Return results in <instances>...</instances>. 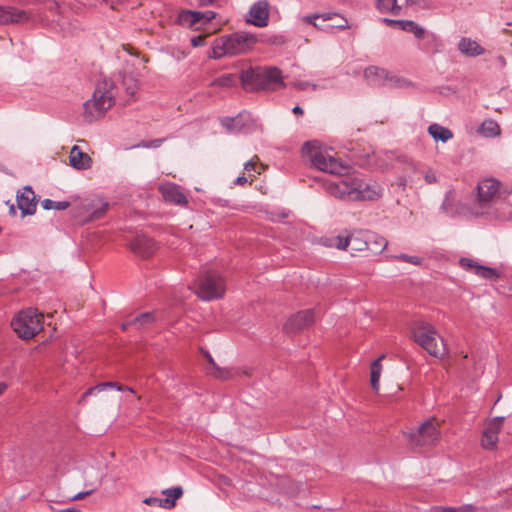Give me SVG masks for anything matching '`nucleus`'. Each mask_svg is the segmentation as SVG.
<instances>
[{"instance_id": "a19ab883", "label": "nucleus", "mask_w": 512, "mask_h": 512, "mask_svg": "<svg viewBox=\"0 0 512 512\" xmlns=\"http://www.w3.org/2000/svg\"><path fill=\"white\" fill-rule=\"evenodd\" d=\"M88 2V5L90 7H97L99 5H103V4H109L111 9H115V4L116 3H120L122 2L123 0H86Z\"/></svg>"}, {"instance_id": "79ce46f5", "label": "nucleus", "mask_w": 512, "mask_h": 512, "mask_svg": "<svg viewBox=\"0 0 512 512\" xmlns=\"http://www.w3.org/2000/svg\"><path fill=\"white\" fill-rule=\"evenodd\" d=\"M124 85L126 86V91L130 96H134L137 91V83L132 78H124Z\"/></svg>"}, {"instance_id": "ea45409f", "label": "nucleus", "mask_w": 512, "mask_h": 512, "mask_svg": "<svg viewBox=\"0 0 512 512\" xmlns=\"http://www.w3.org/2000/svg\"><path fill=\"white\" fill-rule=\"evenodd\" d=\"M164 142V139H154L151 141H142L132 148H157Z\"/></svg>"}, {"instance_id": "dca6fc26", "label": "nucleus", "mask_w": 512, "mask_h": 512, "mask_svg": "<svg viewBox=\"0 0 512 512\" xmlns=\"http://www.w3.org/2000/svg\"><path fill=\"white\" fill-rule=\"evenodd\" d=\"M262 68H249L243 70L239 76L242 88L247 92L259 91L261 89Z\"/></svg>"}, {"instance_id": "9b49d317", "label": "nucleus", "mask_w": 512, "mask_h": 512, "mask_svg": "<svg viewBox=\"0 0 512 512\" xmlns=\"http://www.w3.org/2000/svg\"><path fill=\"white\" fill-rule=\"evenodd\" d=\"M316 321L314 310L299 311L292 315L285 323L284 329L288 333H297L312 326Z\"/></svg>"}, {"instance_id": "c03bdc74", "label": "nucleus", "mask_w": 512, "mask_h": 512, "mask_svg": "<svg viewBox=\"0 0 512 512\" xmlns=\"http://www.w3.org/2000/svg\"><path fill=\"white\" fill-rule=\"evenodd\" d=\"M216 14L213 11L200 12V22L208 23L214 19Z\"/></svg>"}, {"instance_id": "f8f14e48", "label": "nucleus", "mask_w": 512, "mask_h": 512, "mask_svg": "<svg viewBox=\"0 0 512 512\" xmlns=\"http://www.w3.org/2000/svg\"><path fill=\"white\" fill-rule=\"evenodd\" d=\"M246 21L257 27L267 26L269 21V3L267 0L254 3L249 10Z\"/></svg>"}, {"instance_id": "49530a36", "label": "nucleus", "mask_w": 512, "mask_h": 512, "mask_svg": "<svg viewBox=\"0 0 512 512\" xmlns=\"http://www.w3.org/2000/svg\"><path fill=\"white\" fill-rule=\"evenodd\" d=\"M205 36L204 35H198L191 38V45L193 47H199L204 44Z\"/></svg>"}, {"instance_id": "cd10ccee", "label": "nucleus", "mask_w": 512, "mask_h": 512, "mask_svg": "<svg viewBox=\"0 0 512 512\" xmlns=\"http://www.w3.org/2000/svg\"><path fill=\"white\" fill-rule=\"evenodd\" d=\"M162 494L165 496V498H162L163 508L172 509L176 506L177 500L182 497L183 490L181 487H173L163 490Z\"/></svg>"}, {"instance_id": "4468645a", "label": "nucleus", "mask_w": 512, "mask_h": 512, "mask_svg": "<svg viewBox=\"0 0 512 512\" xmlns=\"http://www.w3.org/2000/svg\"><path fill=\"white\" fill-rule=\"evenodd\" d=\"M260 84V90H276L285 86L281 71L276 67L262 69Z\"/></svg>"}, {"instance_id": "4d7b16f0", "label": "nucleus", "mask_w": 512, "mask_h": 512, "mask_svg": "<svg viewBox=\"0 0 512 512\" xmlns=\"http://www.w3.org/2000/svg\"><path fill=\"white\" fill-rule=\"evenodd\" d=\"M292 111L294 114H297V115H302L304 113L303 109L298 105L295 106Z\"/></svg>"}, {"instance_id": "72a5a7b5", "label": "nucleus", "mask_w": 512, "mask_h": 512, "mask_svg": "<svg viewBox=\"0 0 512 512\" xmlns=\"http://www.w3.org/2000/svg\"><path fill=\"white\" fill-rule=\"evenodd\" d=\"M406 4L413 3L412 0H404ZM377 7L382 12H391L392 14H399L401 5L398 0H378Z\"/></svg>"}, {"instance_id": "864d4df0", "label": "nucleus", "mask_w": 512, "mask_h": 512, "mask_svg": "<svg viewBox=\"0 0 512 512\" xmlns=\"http://www.w3.org/2000/svg\"><path fill=\"white\" fill-rule=\"evenodd\" d=\"M216 0H194L195 2V5H198V6H207V5H211L215 2Z\"/></svg>"}, {"instance_id": "8fccbe9b", "label": "nucleus", "mask_w": 512, "mask_h": 512, "mask_svg": "<svg viewBox=\"0 0 512 512\" xmlns=\"http://www.w3.org/2000/svg\"><path fill=\"white\" fill-rule=\"evenodd\" d=\"M91 493H92V491L79 492L78 494H76L73 497H71L70 500L71 501L82 500L85 497H87L88 495H90Z\"/></svg>"}, {"instance_id": "a18cd8bd", "label": "nucleus", "mask_w": 512, "mask_h": 512, "mask_svg": "<svg viewBox=\"0 0 512 512\" xmlns=\"http://www.w3.org/2000/svg\"><path fill=\"white\" fill-rule=\"evenodd\" d=\"M144 503H146L147 505H155V506H159L161 508H163V499L162 498H157V497H149V498H146L144 500Z\"/></svg>"}, {"instance_id": "13d9d810", "label": "nucleus", "mask_w": 512, "mask_h": 512, "mask_svg": "<svg viewBox=\"0 0 512 512\" xmlns=\"http://www.w3.org/2000/svg\"><path fill=\"white\" fill-rule=\"evenodd\" d=\"M404 259L405 260H410V262L415 264V265H420L421 264L420 258H404Z\"/></svg>"}, {"instance_id": "c9c22d12", "label": "nucleus", "mask_w": 512, "mask_h": 512, "mask_svg": "<svg viewBox=\"0 0 512 512\" xmlns=\"http://www.w3.org/2000/svg\"><path fill=\"white\" fill-rule=\"evenodd\" d=\"M116 388L117 390L119 391H122L123 390V386L115 383V382H105V383H101L99 385H96L94 387H91L89 388L82 396V400L85 399L86 397H88L89 395L93 394L94 391H103L104 389L106 388Z\"/></svg>"}, {"instance_id": "4be33fe9", "label": "nucleus", "mask_w": 512, "mask_h": 512, "mask_svg": "<svg viewBox=\"0 0 512 512\" xmlns=\"http://www.w3.org/2000/svg\"><path fill=\"white\" fill-rule=\"evenodd\" d=\"M385 357V354H382L370 364V385L375 392L380 389V377L383 371L382 362Z\"/></svg>"}, {"instance_id": "e433bc0d", "label": "nucleus", "mask_w": 512, "mask_h": 512, "mask_svg": "<svg viewBox=\"0 0 512 512\" xmlns=\"http://www.w3.org/2000/svg\"><path fill=\"white\" fill-rule=\"evenodd\" d=\"M70 206V203L67 201H53L50 199H45L42 202V207L45 210L55 209V210H65Z\"/></svg>"}, {"instance_id": "bf43d9fd", "label": "nucleus", "mask_w": 512, "mask_h": 512, "mask_svg": "<svg viewBox=\"0 0 512 512\" xmlns=\"http://www.w3.org/2000/svg\"><path fill=\"white\" fill-rule=\"evenodd\" d=\"M7 385L4 382H0V396L6 391Z\"/></svg>"}, {"instance_id": "39448f33", "label": "nucleus", "mask_w": 512, "mask_h": 512, "mask_svg": "<svg viewBox=\"0 0 512 512\" xmlns=\"http://www.w3.org/2000/svg\"><path fill=\"white\" fill-rule=\"evenodd\" d=\"M410 338L432 357L441 359L447 354L443 338L430 323H414L410 327Z\"/></svg>"}, {"instance_id": "a878e982", "label": "nucleus", "mask_w": 512, "mask_h": 512, "mask_svg": "<svg viewBox=\"0 0 512 512\" xmlns=\"http://www.w3.org/2000/svg\"><path fill=\"white\" fill-rule=\"evenodd\" d=\"M388 242L387 240L379 235L375 234H368L367 235V246L366 249L376 255L382 253L385 248L387 247Z\"/></svg>"}, {"instance_id": "7c9ffc66", "label": "nucleus", "mask_w": 512, "mask_h": 512, "mask_svg": "<svg viewBox=\"0 0 512 512\" xmlns=\"http://www.w3.org/2000/svg\"><path fill=\"white\" fill-rule=\"evenodd\" d=\"M239 81V77L236 74H223L213 81L210 82V87H220L224 89H228L237 85Z\"/></svg>"}, {"instance_id": "b1692460", "label": "nucleus", "mask_w": 512, "mask_h": 512, "mask_svg": "<svg viewBox=\"0 0 512 512\" xmlns=\"http://www.w3.org/2000/svg\"><path fill=\"white\" fill-rule=\"evenodd\" d=\"M388 73L385 69L370 66L364 71V77L371 85H383L387 80Z\"/></svg>"}, {"instance_id": "4c0bfd02", "label": "nucleus", "mask_w": 512, "mask_h": 512, "mask_svg": "<svg viewBox=\"0 0 512 512\" xmlns=\"http://www.w3.org/2000/svg\"><path fill=\"white\" fill-rule=\"evenodd\" d=\"M94 206L96 207V209L91 214V217L93 219L100 218L102 215L105 214V212L108 209V203L103 201L102 199L97 200Z\"/></svg>"}, {"instance_id": "2eb2a0df", "label": "nucleus", "mask_w": 512, "mask_h": 512, "mask_svg": "<svg viewBox=\"0 0 512 512\" xmlns=\"http://www.w3.org/2000/svg\"><path fill=\"white\" fill-rule=\"evenodd\" d=\"M17 205L22 215H33L36 211V195L30 186H26L17 194Z\"/></svg>"}, {"instance_id": "20e7f679", "label": "nucleus", "mask_w": 512, "mask_h": 512, "mask_svg": "<svg viewBox=\"0 0 512 512\" xmlns=\"http://www.w3.org/2000/svg\"><path fill=\"white\" fill-rule=\"evenodd\" d=\"M190 289L202 301L222 299L227 291L226 279L216 270L201 272L191 283Z\"/></svg>"}, {"instance_id": "0eeeda50", "label": "nucleus", "mask_w": 512, "mask_h": 512, "mask_svg": "<svg viewBox=\"0 0 512 512\" xmlns=\"http://www.w3.org/2000/svg\"><path fill=\"white\" fill-rule=\"evenodd\" d=\"M43 314L35 309L20 311L12 320L11 326L22 339H31L43 329Z\"/></svg>"}, {"instance_id": "473e14b6", "label": "nucleus", "mask_w": 512, "mask_h": 512, "mask_svg": "<svg viewBox=\"0 0 512 512\" xmlns=\"http://www.w3.org/2000/svg\"><path fill=\"white\" fill-rule=\"evenodd\" d=\"M479 132L481 135H483L485 137L492 138V137L499 136L501 133V129L496 121L488 119V120L483 121V123L481 124V126L479 128Z\"/></svg>"}, {"instance_id": "603ef678", "label": "nucleus", "mask_w": 512, "mask_h": 512, "mask_svg": "<svg viewBox=\"0 0 512 512\" xmlns=\"http://www.w3.org/2000/svg\"><path fill=\"white\" fill-rule=\"evenodd\" d=\"M50 510L52 512H80L79 509L73 507V508H67V509H56L55 507L53 506H50Z\"/></svg>"}, {"instance_id": "680f3d73", "label": "nucleus", "mask_w": 512, "mask_h": 512, "mask_svg": "<svg viewBox=\"0 0 512 512\" xmlns=\"http://www.w3.org/2000/svg\"><path fill=\"white\" fill-rule=\"evenodd\" d=\"M126 390H127V392H132V393L134 392L132 388H129V387H123V390H122V391H126Z\"/></svg>"}, {"instance_id": "9d476101", "label": "nucleus", "mask_w": 512, "mask_h": 512, "mask_svg": "<svg viewBox=\"0 0 512 512\" xmlns=\"http://www.w3.org/2000/svg\"><path fill=\"white\" fill-rule=\"evenodd\" d=\"M502 417H495L488 419L484 424V429L481 437V446L486 450H495L498 443V435L503 426Z\"/></svg>"}, {"instance_id": "2f4dec72", "label": "nucleus", "mask_w": 512, "mask_h": 512, "mask_svg": "<svg viewBox=\"0 0 512 512\" xmlns=\"http://www.w3.org/2000/svg\"><path fill=\"white\" fill-rule=\"evenodd\" d=\"M209 362L212 365L210 374L217 379L228 380L234 378L239 374L238 371L234 368L218 367L211 358L209 359Z\"/></svg>"}, {"instance_id": "3c124183", "label": "nucleus", "mask_w": 512, "mask_h": 512, "mask_svg": "<svg viewBox=\"0 0 512 512\" xmlns=\"http://www.w3.org/2000/svg\"><path fill=\"white\" fill-rule=\"evenodd\" d=\"M45 4L49 10H57L59 8V3L55 0H47Z\"/></svg>"}, {"instance_id": "f257e3e1", "label": "nucleus", "mask_w": 512, "mask_h": 512, "mask_svg": "<svg viewBox=\"0 0 512 512\" xmlns=\"http://www.w3.org/2000/svg\"><path fill=\"white\" fill-rule=\"evenodd\" d=\"M331 195L350 201L375 200L381 196V188L377 184H368L357 177H346L328 185Z\"/></svg>"}, {"instance_id": "f704fd0d", "label": "nucleus", "mask_w": 512, "mask_h": 512, "mask_svg": "<svg viewBox=\"0 0 512 512\" xmlns=\"http://www.w3.org/2000/svg\"><path fill=\"white\" fill-rule=\"evenodd\" d=\"M474 506L470 504L461 505L458 507L450 506H434L431 508V512H474Z\"/></svg>"}, {"instance_id": "423d86ee", "label": "nucleus", "mask_w": 512, "mask_h": 512, "mask_svg": "<svg viewBox=\"0 0 512 512\" xmlns=\"http://www.w3.org/2000/svg\"><path fill=\"white\" fill-rule=\"evenodd\" d=\"M303 154L309 159L311 164L320 171L341 175L348 169L334 156L332 149L323 148L315 142L305 143L303 146Z\"/></svg>"}, {"instance_id": "37998d69", "label": "nucleus", "mask_w": 512, "mask_h": 512, "mask_svg": "<svg viewBox=\"0 0 512 512\" xmlns=\"http://www.w3.org/2000/svg\"><path fill=\"white\" fill-rule=\"evenodd\" d=\"M258 161H259V158L257 156H255L253 159L247 161L245 164H244V170L247 171V172H250V171H255L257 172L258 174H260V171H257L256 168H257V164H258Z\"/></svg>"}, {"instance_id": "58836bf2", "label": "nucleus", "mask_w": 512, "mask_h": 512, "mask_svg": "<svg viewBox=\"0 0 512 512\" xmlns=\"http://www.w3.org/2000/svg\"><path fill=\"white\" fill-rule=\"evenodd\" d=\"M149 239L146 237H138L135 239V241L132 243V249L135 253H144L145 247L148 245Z\"/></svg>"}, {"instance_id": "6ab92c4d", "label": "nucleus", "mask_w": 512, "mask_h": 512, "mask_svg": "<svg viewBox=\"0 0 512 512\" xmlns=\"http://www.w3.org/2000/svg\"><path fill=\"white\" fill-rule=\"evenodd\" d=\"M160 191L165 201L178 205H185L188 202L185 194L175 184L163 185L161 186Z\"/></svg>"}, {"instance_id": "052dcab7", "label": "nucleus", "mask_w": 512, "mask_h": 512, "mask_svg": "<svg viewBox=\"0 0 512 512\" xmlns=\"http://www.w3.org/2000/svg\"><path fill=\"white\" fill-rule=\"evenodd\" d=\"M9 211H10V213L12 215H16V209H15V206L13 204L10 205Z\"/></svg>"}, {"instance_id": "0e129e2a", "label": "nucleus", "mask_w": 512, "mask_h": 512, "mask_svg": "<svg viewBox=\"0 0 512 512\" xmlns=\"http://www.w3.org/2000/svg\"><path fill=\"white\" fill-rule=\"evenodd\" d=\"M40 0H34V2H39Z\"/></svg>"}, {"instance_id": "09e8293b", "label": "nucleus", "mask_w": 512, "mask_h": 512, "mask_svg": "<svg viewBox=\"0 0 512 512\" xmlns=\"http://www.w3.org/2000/svg\"><path fill=\"white\" fill-rule=\"evenodd\" d=\"M268 42L275 45H281L285 42V39L283 36H273L269 38Z\"/></svg>"}, {"instance_id": "a211bd4d", "label": "nucleus", "mask_w": 512, "mask_h": 512, "mask_svg": "<svg viewBox=\"0 0 512 512\" xmlns=\"http://www.w3.org/2000/svg\"><path fill=\"white\" fill-rule=\"evenodd\" d=\"M69 162L74 169L86 170L92 166L93 160L87 153L82 152L77 145H74L70 150Z\"/></svg>"}, {"instance_id": "6e6d98bb", "label": "nucleus", "mask_w": 512, "mask_h": 512, "mask_svg": "<svg viewBox=\"0 0 512 512\" xmlns=\"http://www.w3.org/2000/svg\"><path fill=\"white\" fill-rule=\"evenodd\" d=\"M308 83L307 82H300V83H297L295 84V86L300 89V90H304L308 87Z\"/></svg>"}, {"instance_id": "1a4fd4ad", "label": "nucleus", "mask_w": 512, "mask_h": 512, "mask_svg": "<svg viewBox=\"0 0 512 512\" xmlns=\"http://www.w3.org/2000/svg\"><path fill=\"white\" fill-rule=\"evenodd\" d=\"M322 244L327 247H335L340 250H345L350 247L351 251H363L367 246V235L363 238L343 233L337 236L323 238Z\"/></svg>"}, {"instance_id": "aec40b11", "label": "nucleus", "mask_w": 512, "mask_h": 512, "mask_svg": "<svg viewBox=\"0 0 512 512\" xmlns=\"http://www.w3.org/2000/svg\"><path fill=\"white\" fill-rule=\"evenodd\" d=\"M460 266L465 269H474L477 275L484 278L495 279L498 277V273L495 269L477 265L472 258H460Z\"/></svg>"}, {"instance_id": "c756f323", "label": "nucleus", "mask_w": 512, "mask_h": 512, "mask_svg": "<svg viewBox=\"0 0 512 512\" xmlns=\"http://www.w3.org/2000/svg\"><path fill=\"white\" fill-rule=\"evenodd\" d=\"M200 22V12L183 10L178 14L177 23L192 28Z\"/></svg>"}, {"instance_id": "5fc2aeb1", "label": "nucleus", "mask_w": 512, "mask_h": 512, "mask_svg": "<svg viewBox=\"0 0 512 512\" xmlns=\"http://www.w3.org/2000/svg\"><path fill=\"white\" fill-rule=\"evenodd\" d=\"M247 182H248V179H247V177H245V176H239V177H237V178H236V180H235V184H237V185H241V186H242V185H244V184H246Z\"/></svg>"}, {"instance_id": "bb28decb", "label": "nucleus", "mask_w": 512, "mask_h": 512, "mask_svg": "<svg viewBox=\"0 0 512 512\" xmlns=\"http://www.w3.org/2000/svg\"><path fill=\"white\" fill-rule=\"evenodd\" d=\"M155 321L153 313H142L134 317L131 321L122 325V329L126 330L128 326H134L136 329H142L150 326Z\"/></svg>"}, {"instance_id": "de8ad7c7", "label": "nucleus", "mask_w": 512, "mask_h": 512, "mask_svg": "<svg viewBox=\"0 0 512 512\" xmlns=\"http://www.w3.org/2000/svg\"><path fill=\"white\" fill-rule=\"evenodd\" d=\"M425 181L428 183V184H432V183H435L436 182V176L435 174L429 170L425 173Z\"/></svg>"}, {"instance_id": "c85d7f7f", "label": "nucleus", "mask_w": 512, "mask_h": 512, "mask_svg": "<svg viewBox=\"0 0 512 512\" xmlns=\"http://www.w3.org/2000/svg\"><path fill=\"white\" fill-rule=\"evenodd\" d=\"M428 133L434 140L441 141L443 143L453 138V133L450 129L436 123L431 124L428 127Z\"/></svg>"}, {"instance_id": "6e6552de", "label": "nucleus", "mask_w": 512, "mask_h": 512, "mask_svg": "<svg viewBox=\"0 0 512 512\" xmlns=\"http://www.w3.org/2000/svg\"><path fill=\"white\" fill-rule=\"evenodd\" d=\"M442 420L431 417L424 421L416 432L409 436V442L412 447L434 446L441 439Z\"/></svg>"}, {"instance_id": "7ed1b4c3", "label": "nucleus", "mask_w": 512, "mask_h": 512, "mask_svg": "<svg viewBox=\"0 0 512 512\" xmlns=\"http://www.w3.org/2000/svg\"><path fill=\"white\" fill-rule=\"evenodd\" d=\"M115 93L112 81L103 79L96 84L92 98L84 103L83 116L88 122L102 118L114 105Z\"/></svg>"}, {"instance_id": "e2e57ef3", "label": "nucleus", "mask_w": 512, "mask_h": 512, "mask_svg": "<svg viewBox=\"0 0 512 512\" xmlns=\"http://www.w3.org/2000/svg\"><path fill=\"white\" fill-rule=\"evenodd\" d=\"M188 2L189 5H195V2L194 0H186Z\"/></svg>"}, {"instance_id": "f03ea898", "label": "nucleus", "mask_w": 512, "mask_h": 512, "mask_svg": "<svg viewBox=\"0 0 512 512\" xmlns=\"http://www.w3.org/2000/svg\"><path fill=\"white\" fill-rule=\"evenodd\" d=\"M257 41V37L248 32H235L221 36L213 41L210 57L220 59L224 56L247 53L254 48Z\"/></svg>"}, {"instance_id": "5701e85b", "label": "nucleus", "mask_w": 512, "mask_h": 512, "mask_svg": "<svg viewBox=\"0 0 512 512\" xmlns=\"http://www.w3.org/2000/svg\"><path fill=\"white\" fill-rule=\"evenodd\" d=\"M460 52L469 57H476L482 55L485 50L476 41L463 37L458 43Z\"/></svg>"}, {"instance_id": "393cba45", "label": "nucleus", "mask_w": 512, "mask_h": 512, "mask_svg": "<svg viewBox=\"0 0 512 512\" xmlns=\"http://www.w3.org/2000/svg\"><path fill=\"white\" fill-rule=\"evenodd\" d=\"M322 18L324 22L332 19V14H324V15H312V16H305L303 17V21L309 24H312L314 27L322 30L330 29L333 27H338L341 29H345L348 27V22L346 19H342L343 23L337 24V25H327L323 26L322 23H317L316 20Z\"/></svg>"}, {"instance_id": "412c9836", "label": "nucleus", "mask_w": 512, "mask_h": 512, "mask_svg": "<svg viewBox=\"0 0 512 512\" xmlns=\"http://www.w3.org/2000/svg\"><path fill=\"white\" fill-rule=\"evenodd\" d=\"M385 22L390 25H398L401 30L414 34V36L418 39L424 38L426 34V31L422 26L411 20L385 19Z\"/></svg>"}, {"instance_id": "ddd939ff", "label": "nucleus", "mask_w": 512, "mask_h": 512, "mask_svg": "<svg viewBox=\"0 0 512 512\" xmlns=\"http://www.w3.org/2000/svg\"><path fill=\"white\" fill-rule=\"evenodd\" d=\"M478 201L481 205L492 203L497 197L500 189V182L495 179H485L478 186Z\"/></svg>"}, {"instance_id": "f3484780", "label": "nucleus", "mask_w": 512, "mask_h": 512, "mask_svg": "<svg viewBox=\"0 0 512 512\" xmlns=\"http://www.w3.org/2000/svg\"><path fill=\"white\" fill-rule=\"evenodd\" d=\"M29 20V16L26 11L15 8V7H4L0 6V24H14L23 23Z\"/></svg>"}]
</instances>
